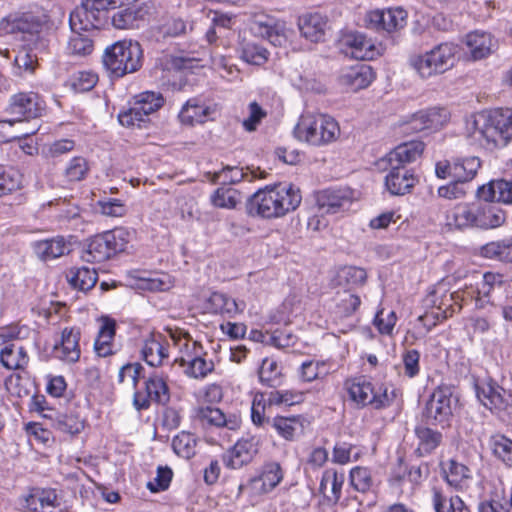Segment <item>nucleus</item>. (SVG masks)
Segmentation results:
<instances>
[{
  "label": "nucleus",
  "mask_w": 512,
  "mask_h": 512,
  "mask_svg": "<svg viewBox=\"0 0 512 512\" xmlns=\"http://www.w3.org/2000/svg\"><path fill=\"white\" fill-rule=\"evenodd\" d=\"M140 0H82L75 9L72 25L76 29H101L110 25L116 30L138 29L146 10Z\"/></svg>",
  "instance_id": "nucleus-1"
},
{
  "label": "nucleus",
  "mask_w": 512,
  "mask_h": 512,
  "mask_svg": "<svg viewBox=\"0 0 512 512\" xmlns=\"http://www.w3.org/2000/svg\"><path fill=\"white\" fill-rule=\"evenodd\" d=\"M467 136L480 147L493 151L512 139V109L484 110L466 122Z\"/></svg>",
  "instance_id": "nucleus-2"
},
{
  "label": "nucleus",
  "mask_w": 512,
  "mask_h": 512,
  "mask_svg": "<svg viewBox=\"0 0 512 512\" xmlns=\"http://www.w3.org/2000/svg\"><path fill=\"white\" fill-rule=\"evenodd\" d=\"M301 200L300 190L292 184L266 186L250 197L247 210L253 216L280 218L296 210Z\"/></svg>",
  "instance_id": "nucleus-3"
},
{
  "label": "nucleus",
  "mask_w": 512,
  "mask_h": 512,
  "mask_svg": "<svg viewBox=\"0 0 512 512\" xmlns=\"http://www.w3.org/2000/svg\"><path fill=\"white\" fill-rule=\"evenodd\" d=\"M44 110L43 101L34 92H20L10 99L8 112L14 116L12 119L0 120V132L5 141L24 138L34 134L38 127H26L30 119H35Z\"/></svg>",
  "instance_id": "nucleus-4"
},
{
  "label": "nucleus",
  "mask_w": 512,
  "mask_h": 512,
  "mask_svg": "<svg viewBox=\"0 0 512 512\" xmlns=\"http://www.w3.org/2000/svg\"><path fill=\"white\" fill-rule=\"evenodd\" d=\"M49 25L46 11L36 5L22 6L0 19V36L27 40L42 33Z\"/></svg>",
  "instance_id": "nucleus-5"
},
{
  "label": "nucleus",
  "mask_w": 512,
  "mask_h": 512,
  "mask_svg": "<svg viewBox=\"0 0 512 512\" xmlns=\"http://www.w3.org/2000/svg\"><path fill=\"white\" fill-rule=\"evenodd\" d=\"M293 134L299 142L313 147H322L339 138L340 126L328 114L305 112L299 117Z\"/></svg>",
  "instance_id": "nucleus-6"
},
{
  "label": "nucleus",
  "mask_w": 512,
  "mask_h": 512,
  "mask_svg": "<svg viewBox=\"0 0 512 512\" xmlns=\"http://www.w3.org/2000/svg\"><path fill=\"white\" fill-rule=\"evenodd\" d=\"M458 52V45L443 42L429 51L411 56L409 65L420 78L429 79L450 70L456 63Z\"/></svg>",
  "instance_id": "nucleus-7"
},
{
  "label": "nucleus",
  "mask_w": 512,
  "mask_h": 512,
  "mask_svg": "<svg viewBox=\"0 0 512 512\" xmlns=\"http://www.w3.org/2000/svg\"><path fill=\"white\" fill-rule=\"evenodd\" d=\"M143 51L137 41L119 40L106 47L103 53L105 68L115 77L137 71L142 65Z\"/></svg>",
  "instance_id": "nucleus-8"
},
{
  "label": "nucleus",
  "mask_w": 512,
  "mask_h": 512,
  "mask_svg": "<svg viewBox=\"0 0 512 512\" xmlns=\"http://www.w3.org/2000/svg\"><path fill=\"white\" fill-rule=\"evenodd\" d=\"M132 238V232L116 228L89 239L81 258L86 262H103L116 253L123 252Z\"/></svg>",
  "instance_id": "nucleus-9"
},
{
  "label": "nucleus",
  "mask_w": 512,
  "mask_h": 512,
  "mask_svg": "<svg viewBox=\"0 0 512 512\" xmlns=\"http://www.w3.org/2000/svg\"><path fill=\"white\" fill-rule=\"evenodd\" d=\"M170 338L175 345L180 347L181 356L176 359L184 373L191 378L200 379L206 377L214 369V363L206 360L202 355V348L196 341L190 340L186 334L168 330Z\"/></svg>",
  "instance_id": "nucleus-10"
},
{
  "label": "nucleus",
  "mask_w": 512,
  "mask_h": 512,
  "mask_svg": "<svg viewBox=\"0 0 512 512\" xmlns=\"http://www.w3.org/2000/svg\"><path fill=\"white\" fill-rule=\"evenodd\" d=\"M346 388L352 401L362 406L371 405L375 409L387 407L394 399V393L389 392L387 387H374L364 379L349 380Z\"/></svg>",
  "instance_id": "nucleus-11"
},
{
  "label": "nucleus",
  "mask_w": 512,
  "mask_h": 512,
  "mask_svg": "<svg viewBox=\"0 0 512 512\" xmlns=\"http://www.w3.org/2000/svg\"><path fill=\"white\" fill-rule=\"evenodd\" d=\"M455 403L452 389L448 386H439L430 396L424 416L430 423L444 424L452 416Z\"/></svg>",
  "instance_id": "nucleus-12"
},
{
  "label": "nucleus",
  "mask_w": 512,
  "mask_h": 512,
  "mask_svg": "<svg viewBox=\"0 0 512 512\" xmlns=\"http://www.w3.org/2000/svg\"><path fill=\"white\" fill-rule=\"evenodd\" d=\"M164 98L160 93L146 91L135 97L133 107L119 115V121L124 126H133L144 120V116L154 113L162 107Z\"/></svg>",
  "instance_id": "nucleus-13"
},
{
  "label": "nucleus",
  "mask_w": 512,
  "mask_h": 512,
  "mask_svg": "<svg viewBox=\"0 0 512 512\" xmlns=\"http://www.w3.org/2000/svg\"><path fill=\"white\" fill-rule=\"evenodd\" d=\"M341 44L344 53L357 60H372L379 56L382 50L372 39L357 32L344 35Z\"/></svg>",
  "instance_id": "nucleus-14"
},
{
  "label": "nucleus",
  "mask_w": 512,
  "mask_h": 512,
  "mask_svg": "<svg viewBox=\"0 0 512 512\" xmlns=\"http://www.w3.org/2000/svg\"><path fill=\"white\" fill-rule=\"evenodd\" d=\"M407 13L401 8L373 10L366 14V25L378 31L394 32L406 25Z\"/></svg>",
  "instance_id": "nucleus-15"
},
{
  "label": "nucleus",
  "mask_w": 512,
  "mask_h": 512,
  "mask_svg": "<svg viewBox=\"0 0 512 512\" xmlns=\"http://www.w3.org/2000/svg\"><path fill=\"white\" fill-rule=\"evenodd\" d=\"M283 473L278 463L272 462L266 464L260 475L252 478L249 482L243 486H239V492L242 489H248L249 492L254 495H263L272 491L282 480Z\"/></svg>",
  "instance_id": "nucleus-16"
},
{
  "label": "nucleus",
  "mask_w": 512,
  "mask_h": 512,
  "mask_svg": "<svg viewBox=\"0 0 512 512\" xmlns=\"http://www.w3.org/2000/svg\"><path fill=\"white\" fill-rule=\"evenodd\" d=\"M424 151V143L421 141H410L398 145L380 159L378 165L394 166V168L405 167L406 164L416 161Z\"/></svg>",
  "instance_id": "nucleus-17"
},
{
  "label": "nucleus",
  "mask_w": 512,
  "mask_h": 512,
  "mask_svg": "<svg viewBox=\"0 0 512 512\" xmlns=\"http://www.w3.org/2000/svg\"><path fill=\"white\" fill-rule=\"evenodd\" d=\"M146 396L140 392L134 394V405L138 410L148 408L150 401L166 403L169 390L166 381L159 375H151L145 382Z\"/></svg>",
  "instance_id": "nucleus-18"
},
{
  "label": "nucleus",
  "mask_w": 512,
  "mask_h": 512,
  "mask_svg": "<svg viewBox=\"0 0 512 512\" xmlns=\"http://www.w3.org/2000/svg\"><path fill=\"white\" fill-rule=\"evenodd\" d=\"M380 169L389 170L385 177V186L392 195H405L410 193L418 182V178L405 167L379 165Z\"/></svg>",
  "instance_id": "nucleus-19"
},
{
  "label": "nucleus",
  "mask_w": 512,
  "mask_h": 512,
  "mask_svg": "<svg viewBox=\"0 0 512 512\" xmlns=\"http://www.w3.org/2000/svg\"><path fill=\"white\" fill-rule=\"evenodd\" d=\"M20 508L24 512H55L58 508L57 494L54 490H33L20 498Z\"/></svg>",
  "instance_id": "nucleus-20"
},
{
  "label": "nucleus",
  "mask_w": 512,
  "mask_h": 512,
  "mask_svg": "<svg viewBox=\"0 0 512 512\" xmlns=\"http://www.w3.org/2000/svg\"><path fill=\"white\" fill-rule=\"evenodd\" d=\"M427 302L436 309L434 313L437 320H443L453 315L461 308L459 295L449 293L444 285H438L428 296Z\"/></svg>",
  "instance_id": "nucleus-21"
},
{
  "label": "nucleus",
  "mask_w": 512,
  "mask_h": 512,
  "mask_svg": "<svg viewBox=\"0 0 512 512\" xmlns=\"http://www.w3.org/2000/svg\"><path fill=\"white\" fill-rule=\"evenodd\" d=\"M258 453V440L255 437L242 438L227 452L224 461L227 467L239 469L252 461Z\"/></svg>",
  "instance_id": "nucleus-22"
},
{
  "label": "nucleus",
  "mask_w": 512,
  "mask_h": 512,
  "mask_svg": "<svg viewBox=\"0 0 512 512\" xmlns=\"http://www.w3.org/2000/svg\"><path fill=\"white\" fill-rule=\"evenodd\" d=\"M372 68L362 64L342 70L339 83L349 91L356 92L368 87L374 80Z\"/></svg>",
  "instance_id": "nucleus-23"
},
{
  "label": "nucleus",
  "mask_w": 512,
  "mask_h": 512,
  "mask_svg": "<svg viewBox=\"0 0 512 512\" xmlns=\"http://www.w3.org/2000/svg\"><path fill=\"white\" fill-rule=\"evenodd\" d=\"M142 356L145 362L153 367H158L168 357V342L161 333H150L144 340Z\"/></svg>",
  "instance_id": "nucleus-24"
},
{
  "label": "nucleus",
  "mask_w": 512,
  "mask_h": 512,
  "mask_svg": "<svg viewBox=\"0 0 512 512\" xmlns=\"http://www.w3.org/2000/svg\"><path fill=\"white\" fill-rule=\"evenodd\" d=\"M465 45L473 60H481L497 49V40L489 33L475 31L466 36Z\"/></svg>",
  "instance_id": "nucleus-25"
},
{
  "label": "nucleus",
  "mask_w": 512,
  "mask_h": 512,
  "mask_svg": "<svg viewBox=\"0 0 512 512\" xmlns=\"http://www.w3.org/2000/svg\"><path fill=\"white\" fill-rule=\"evenodd\" d=\"M250 29L255 36L267 38L274 46H282L287 39L285 25L271 18L255 20Z\"/></svg>",
  "instance_id": "nucleus-26"
},
{
  "label": "nucleus",
  "mask_w": 512,
  "mask_h": 512,
  "mask_svg": "<svg viewBox=\"0 0 512 512\" xmlns=\"http://www.w3.org/2000/svg\"><path fill=\"white\" fill-rule=\"evenodd\" d=\"M80 331L76 328H65L62 331L60 344L55 345L56 356L66 362L74 363L80 358Z\"/></svg>",
  "instance_id": "nucleus-27"
},
{
  "label": "nucleus",
  "mask_w": 512,
  "mask_h": 512,
  "mask_svg": "<svg viewBox=\"0 0 512 512\" xmlns=\"http://www.w3.org/2000/svg\"><path fill=\"white\" fill-rule=\"evenodd\" d=\"M351 202L348 190H326L317 198L319 210L323 214H336L349 208Z\"/></svg>",
  "instance_id": "nucleus-28"
},
{
  "label": "nucleus",
  "mask_w": 512,
  "mask_h": 512,
  "mask_svg": "<svg viewBox=\"0 0 512 512\" xmlns=\"http://www.w3.org/2000/svg\"><path fill=\"white\" fill-rule=\"evenodd\" d=\"M244 307L243 302L238 303L235 299L219 292L211 293L204 305L207 312L228 317H234L236 314L243 312Z\"/></svg>",
  "instance_id": "nucleus-29"
},
{
  "label": "nucleus",
  "mask_w": 512,
  "mask_h": 512,
  "mask_svg": "<svg viewBox=\"0 0 512 512\" xmlns=\"http://www.w3.org/2000/svg\"><path fill=\"white\" fill-rule=\"evenodd\" d=\"M479 401L488 409L503 410L507 405L506 392L494 382H483L476 386Z\"/></svg>",
  "instance_id": "nucleus-30"
},
{
  "label": "nucleus",
  "mask_w": 512,
  "mask_h": 512,
  "mask_svg": "<svg viewBox=\"0 0 512 512\" xmlns=\"http://www.w3.org/2000/svg\"><path fill=\"white\" fill-rule=\"evenodd\" d=\"M32 249L39 259L46 261L65 255L69 252L70 246L64 237L57 236L33 242Z\"/></svg>",
  "instance_id": "nucleus-31"
},
{
  "label": "nucleus",
  "mask_w": 512,
  "mask_h": 512,
  "mask_svg": "<svg viewBox=\"0 0 512 512\" xmlns=\"http://www.w3.org/2000/svg\"><path fill=\"white\" fill-rule=\"evenodd\" d=\"M479 198L487 202L512 204V181L494 180L479 187Z\"/></svg>",
  "instance_id": "nucleus-32"
},
{
  "label": "nucleus",
  "mask_w": 512,
  "mask_h": 512,
  "mask_svg": "<svg viewBox=\"0 0 512 512\" xmlns=\"http://www.w3.org/2000/svg\"><path fill=\"white\" fill-rule=\"evenodd\" d=\"M75 14V10L70 14L69 25L72 31L66 45V53L70 56L85 57L90 55L94 49L93 41L89 36L82 34L81 32H88L92 29H76L72 25V17Z\"/></svg>",
  "instance_id": "nucleus-33"
},
{
  "label": "nucleus",
  "mask_w": 512,
  "mask_h": 512,
  "mask_svg": "<svg viewBox=\"0 0 512 512\" xmlns=\"http://www.w3.org/2000/svg\"><path fill=\"white\" fill-rule=\"evenodd\" d=\"M447 483L458 490H465L470 486L472 474L470 469L456 460H449L442 465Z\"/></svg>",
  "instance_id": "nucleus-34"
},
{
  "label": "nucleus",
  "mask_w": 512,
  "mask_h": 512,
  "mask_svg": "<svg viewBox=\"0 0 512 512\" xmlns=\"http://www.w3.org/2000/svg\"><path fill=\"white\" fill-rule=\"evenodd\" d=\"M198 417L203 423L216 427H225L235 431L241 426V418L236 414L225 415L220 409L204 407L199 409Z\"/></svg>",
  "instance_id": "nucleus-35"
},
{
  "label": "nucleus",
  "mask_w": 512,
  "mask_h": 512,
  "mask_svg": "<svg viewBox=\"0 0 512 512\" xmlns=\"http://www.w3.org/2000/svg\"><path fill=\"white\" fill-rule=\"evenodd\" d=\"M367 280V273L363 268L356 266L341 267L334 278V283L338 289H347L356 291L362 287Z\"/></svg>",
  "instance_id": "nucleus-36"
},
{
  "label": "nucleus",
  "mask_w": 512,
  "mask_h": 512,
  "mask_svg": "<svg viewBox=\"0 0 512 512\" xmlns=\"http://www.w3.org/2000/svg\"><path fill=\"white\" fill-rule=\"evenodd\" d=\"M326 18L320 13H310L299 18L301 34L311 42H319L325 35Z\"/></svg>",
  "instance_id": "nucleus-37"
},
{
  "label": "nucleus",
  "mask_w": 512,
  "mask_h": 512,
  "mask_svg": "<svg viewBox=\"0 0 512 512\" xmlns=\"http://www.w3.org/2000/svg\"><path fill=\"white\" fill-rule=\"evenodd\" d=\"M502 284V276L492 272H487L482 276V279L477 283L476 295L474 297L475 306L479 309H484L488 305H493L491 299L492 292L500 287Z\"/></svg>",
  "instance_id": "nucleus-38"
},
{
  "label": "nucleus",
  "mask_w": 512,
  "mask_h": 512,
  "mask_svg": "<svg viewBox=\"0 0 512 512\" xmlns=\"http://www.w3.org/2000/svg\"><path fill=\"white\" fill-rule=\"evenodd\" d=\"M475 216L476 227L482 229L500 227L506 220L504 210L491 204L475 207Z\"/></svg>",
  "instance_id": "nucleus-39"
},
{
  "label": "nucleus",
  "mask_w": 512,
  "mask_h": 512,
  "mask_svg": "<svg viewBox=\"0 0 512 512\" xmlns=\"http://www.w3.org/2000/svg\"><path fill=\"white\" fill-rule=\"evenodd\" d=\"M0 362L10 370L24 369L29 362V357L23 346L9 343L0 351Z\"/></svg>",
  "instance_id": "nucleus-40"
},
{
  "label": "nucleus",
  "mask_w": 512,
  "mask_h": 512,
  "mask_svg": "<svg viewBox=\"0 0 512 512\" xmlns=\"http://www.w3.org/2000/svg\"><path fill=\"white\" fill-rule=\"evenodd\" d=\"M335 314L338 317H349L354 314L361 304L360 296L356 291L338 289L335 297Z\"/></svg>",
  "instance_id": "nucleus-41"
},
{
  "label": "nucleus",
  "mask_w": 512,
  "mask_h": 512,
  "mask_svg": "<svg viewBox=\"0 0 512 512\" xmlns=\"http://www.w3.org/2000/svg\"><path fill=\"white\" fill-rule=\"evenodd\" d=\"M114 336L115 322L109 318H102L101 326L94 343V348L98 356L107 357L113 353L112 341Z\"/></svg>",
  "instance_id": "nucleus-42"
},
{
  "label": "nucleus",
  "mask_w": 512,
  "mask_h": 512,
  "mask_svg": "<svg viewBox=\"0 0 512 512\" xmlns=\"http://www.w3.org/2000/svg\"><path fill=\"white\" fill-rule=\"evenodd\" d=\"M209 113L208 106L200 104L196 99H190L182 107L178 117L182 124L195 125L205 122Z\"/></svg>",
  "instance_id": "nucleus-43"
},
{
  "label": "nucleus",
  "mask_w": 512,
  "mask_h": 512,
  "mask_svg": "<svg viewBox=\"0 0 512 512\" xmlns=\"http://www.w3.org/2000/svg\"><path fill=\"white\" fill-rule=\"evenodd\" d=\"M271 426L287 441L294 440L296 434L303 429L300 416H276L271 420Z\"/></svg>",
  "instance_id": "nucleus-44"
},
{
  "label": "nucleus",
  "mask_w": 512,
  "mask_h": 512,
  "mask_svg": "<svg viewBox=\"0 0 512 512\" xmlns=\"http://www.w3.org/2000/svg\"><path fill=\"white\" fill-rule=\"evenodd\" d=\"M97 273L87 267L72 268L67 273L69 284L79 291L86 292L93 288L97 282Z\"/></svg>",
  "instance_id": "nucleus-45"
},
{
  "label": "nucleus",
  "mask_w": 512,
  "mask_h": 512,
  "mask_svg": "<svg viewBox=\"0 0 512 512\" xmlns=\"http://www.w3.org/2000/svg\"><path fill=\"white\" fill-rule=\"evenodd\" d=\"M481 166L478 157H468L464 159H457L453 163L452 180L460 183L472 180Z\"/></svg>",
  "instance_id": "nucleus-46"
},
{
  "label": "nucleus",
  "mask_w": 512,
  "mask_h": 512,
  "mask_svg": "<svg viewBox=\"0 0 512 512\" xmlns=\"http://www.w3.org/2000/svg\"><path fill=\"white\" fill-rule=\"evenodd\" d=\"M241 58L253 65H263L268 60V51L256 40L243 38L241 41Z\"/></svg>",
  "instance_id": "nucleus-47"
},
{
  "label": "nucleus",
  "mask_w": 512,
  "mask_h": 512,
  "mask_svg": "<svg viewBox=\"0 0 512 512\" xmlns=\"http://www.w3.org/2000/svg\"><path fill=\"white\" fill-rule=\"evenodd\" d=\"M258 375L261 383L270 387L280 386L283 381L282 368L274 358L262 360Z\"/></svg>",
  "instance_id": "nucleus-48"
},
{
  "label": "nucleus",
  "mask_w": 512,
  "mask_h": 512,
  "mask_svg": "<svg viewBox=\"0 0 512 512\" xmlns=\"http://www.w3.org/2000/svg\"><path fill=\"white\" fill-rule=\"evenodd\" d=\"M343 484V475H338L335 470L324 471L320 483V492L328 499L337 501L340 498Z\"/></svg>",
  "instance_id": "nucleus-49"
},
{
  "label": "nucleus",
  "mask_w": 512,
  "mask_h": 512,
  "mask_svg": "<svg viewBox=\"0 0 512 512\" xmlns=\"http://www.w3.org/2000/svg\"><path fill=\"white\" fill-rule=\"evenodd\" d=\"M475 207L463 204L456 206L448 215V224L456 228L476 227Z\"/></svg>",
  "instance_id": "nucleus-50"
},
{
  "label": "nucleus",
  "mask_w": 512,
  "mask_h": 512,
  "mask_svg": "<svg viewBox=\"0 0 512 512\" xmlns=\"http://www.w3.org/2000/svg\"><path fill=\"white\" fill-rule=\"evenodd\" d=\"M489 445L493 455L512 467V440L503 434H495L491 436Z\"/></svg>",
  "instance_id": "nucleus-51"
},
{
  "label": "nucleus",
  "mask_w": 512,
  "mask_h": 512,
  "mask_svg": "<svg viewBox=\"0 0 512 512\" xmlns=\"http://www.w3.org/2000/svg\"><path fill=\"white\" fill-rule=\"evenodd\" d=\"M432 503L436 512H464V502L461 498H448L436 487L432 489Z\"/></svg>",
  "instance_id": "nucleus-52"
},
{
  "label": "nucleus",
  "mask_w": 512,
  "mask_h": 512,
  "mask_svg": "<svg viewBox=\"0 0 512 512\" xmlns=\"http://www.w3.org/2000/svg\"><path fill=\"white\" fill-rule=\"evenodd\" d=\"M22 182L23 176L18 170L0 166V197L20 189Z\"/></svg>",
  "instance_id": "nucleus-53"
},
{
  "label": "nucleus",
  "mask_w": 512,
  "mask_h": 512,
  "mask_svg": "<svg viewBox=\"0 0 512 512\" xmlns=\"http://www.w3.org/2000/svg\"><path fill=\"white\" fill-rule=\"evenodd\" d=\"M138 287L152 292H162L173 287V280L166 273H157L139 278Z\"/></svg>",
  "instance_id": "nucleus-54"
},
{
  "label": "nucleus",
  "mask_w": 512,
  "mask_h": 512,
  "mask_svg": "<svg viewBox=\"0 0 512 512\" xmlns=\"http://www.w3.org/2000/svg\"><path fill=\"white\" fill-rule=\"evenodd\" d=\"M482 252L488 258L512 263V238L488 243L483 247Z\"/></svg>",
  "instance_id": "nucleus-55"
},
{
  "label": "nucleus",
  "mask_w": 512,
  "mask_h": 512,
  "mask_svg": "<svg viewBox=\"0 0 512 512\" xmlns=\"http://www.w3.org/2000/svg\"><path fill=\"white\" fill-rule=\"evenodd\" d=\"M329 374V368L323 361H305L299 368V377L304 382H312Z\"/></svg>",
  "instance_id": "nucleus-56"
},
{
  "label": "nucleus",
  "mask_w": 512,
  "mask_h": 512,
  "mask_svg": "<svg viewBox=\"0 0 512 512\" xmlns=\"http://www.w3.org/2000/svg\"><path fill=\"white\" fill-rule=\"evenodd\" d=\"M89 171L88 161L81 156L72 158L64 169V176L69 182L83 180Z\"/></svg>",
  "instance_id": "nucleus-57"
},
{
  "label": "nucleus",
  "mask_w": 512,
  "mask_h": 512,
  "mask_svg": "<svg viewBox=\"0 0 512 512\" xmlns=\"http://www.w3.org/2000/svg\"><path fill=\"white\" fill-rule=\"evenodd\" d=\"M196 439L188 432H181L173 438L172 447L174 452L183 457L190 458L195 453Z\"/></svg>",
  "instance_id": "nucleus-58"
},
{
  "label": "nucleus",
  "mask_w": 512,
  "mask_h": 512,
  "mask_svg": "<svg viewBox=\"0 0 512 512\" xmlns=\"http://www.w3.org/2000/svg\"><path fill=\"white\" fill-rule=\"evenodd\" d=\"M54 427L62 433L75 435L80 433L84 428V421L73 414H63L57 416L54 420Z\"/></svg>",
  "instance_id": "nucleus-59"
},
{
  "label": "nucleus",
  "mask_w": 512,
  "mask_h": 512,
  "mask_svg": "<svg viewBox=\"0 0 512 512\" xmlns=\"http://www.w3.org/2000/svg\"><path fill=\"white\" fill-rule=\"evenodd\" d=\"M240 202V193L232 188H218L212 196V203L219 208L233 209Z\"/></svg>",
  "instance_id": "nucleus-60"
},
{
  "label": "nucleus",
  "mask_w": 512,
  "mask_h": 512,
  "mask_svg": "<svg viewBox=\"0 0 512 512\" xmlns=\"http://www.w3.org/2000/svg\"><path fill=\"white\" fill-rule=\"evenodd\" d=\"M305 394L296 390L272 391L268 395L270 405H295L304 401Z\"/></svg>",
  "instance_id": "nucleus-61"
},
{
  "label": "nucleus",
  "mask_w": 512,
  "mask_h": 512,
  "mask_svg": "<svg viewBox=\"0 0 512 512\" xmlns=\"http://www.w3.org/2000/svg\"><path fill=\"white\" fill-rule=\"evenodd\" d=\"M416 435L419 439L418 449L424 453L432 452L442 441L441 433L426 427L417 428Z\"/></svg>",
  "instance_id": "nucleus-62"
},
{
  "label": "nucleus",
  "mask_w": 512,
  "mask_h": 512,
  "mask_svg": "<svg viewBox=\"0 0 512 512\" xmlns=\"http://www.w3.org/2000/svg\"><path fill=\"white\" fill-rule=\"evenodd\" d=\"M429 130H438L451 120V113L445 107H434L424 110Z\"/></svg>",
  "instance_id": "nucleus-63"
},
{
  "label": "nucleus",
  "mask_w": 512,
  "mask_h": 512,
  "mask_svg": "<svg viewBox=\"0 0 512 512\" xmlns=\"http://www.w3.org/2000/svg\"><path fill=\"white\" fill-rule=\"evenodd\" d=\"M98 77L90 71H79L70 79L71 88L75 92H87L97 83Z\"/></svg>",
  "instance_id": "nucleus-64"
}]
</instances>
